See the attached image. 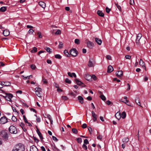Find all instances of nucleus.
<instances>
[{"label": "nucleus", "instance_id": "f257e3e1", "mask_svg": "<svg viewBox=\"0 0 151 151\" xmlns=\"http://www.w3.org/2000/svg\"><path fill=\"white\" fill-rule=\"evenodd\" d=\"M24 145L21 143L15 145L13 147L12 151H25Z\"/></svg>", "mask_w": 151, "mask_h": 151}, {"label": "nucleus", "instance_id": "f03ea898", "mask_svg": "<svg viewBox=\"0 0 151 151\" xmlns=\"http://www.w3.org/2000/svg\"><path fill=\"white\" fill-rule=\"evenodd\" d=\"M0 134L3 139L4 140L6 141L8 139V132L7 131H2L1 132Z\"/></svg>", "mask_w": 151, "mask_h": 151}, {"label": "nucleus", "instance_id": "7ed1b4c3", "mask_svg": "<svg viewBox=\"0 0 151 151\" xmlns=\"http://www.w3.org/2000/svg\"><path fill=\"white\" fill-rule=\"evenodd\" d=\"M9 132L12 134H16L17 132V130L15 127L11 126L9 128Z\"/></svg>", "mask_w": 151, "mask_h": 151}, {"label": "nucleus", "instance_id": "20e7f679", "mask_svg": "<svg viewBox=\"0 0 151 151\" xmlns=\"http://www.w3.org/2000/svg\"><path fill=\"white\" fill-rule=\"evenodd\" d=\"M70 54L73 57H76L78 54V52L76 48L71 49L70 51Z\"/></svg>", "mask_w": 151, "mask_h": 151}, {"label": "nucleus", "instance_id": "39448f33", "mask_svg": "<svg viewBox=\"0 0 151 151\" xmlns=\"http://www.w3.org/2000/svg\"><path fill=\"white\" fill-rule=\"evenodd\" d=\"M3 97L7 101H11V99L13 97V96L12 94L10 93H6L5 96H4Z\"/></svg>", "mask_w": 151, "mask_h": 151}, {"label": "nucleus", "instance_id": "423d86ee", "mask_svg": "<svg viewBox=\"0 0 151 151\" xmlns=\"http://www.w3.org/2000/svg\"><path fill=\"white\" fill-rule=\"evenodd\" d=\"M8 122L7 118L5 116L2 117L0 119V123L1 124H4Z\"/></svg>", "mask_w": 151, "mask_h": 151}, {"label": "nucleus", "instance_id": "0eeeda50", "mask_svg": "<svg viewBox=\"0 0 151 151\" xmlns=\"http://www.w3.org/2000/svg\"><path fill=\"white\" fill-rule=\"evenodd\" d=\"M142 37V35L141 33H139L137 36L136 39V43L137 45H139L140 42H139V40Z\"/></svg>", "mask_w": 151, "mask_h": 151}, {"label": "nucleus", "instance_id": "6e6552de", "mask_svg": "<svg viewBox=\"0 0 151 151\" xmlns=\"http://www.w3.org/2000/svg\"><path fill=\"white\" fill-rule=\"evenodd\" d=\"M87 46L90 49H92L94 46L93 43L91 42L88 41L87 43Z\"/></svg>", "mask_w": 151, "mask_h": 151}, {"label": "nucleus", "instance_id": "1a4fd4ad", "mask_svg": "<svg viewBox=\"0 0 151 151\" xmlns=\"http://www.w3.org/2000/svg\"><path fill=\"white\" fill-rule=\"evenodd\" d=\"M139 64L140 65L142 66L145 70H146V67L145 64L142 59H140L139 62Z\"/></svg>", "mask_w": 151, "mask_h": 151}, {"label": "nucleus", "instance_id": "9d476101", "mask_svg": "<svg viewBox=\"0 0 151 151\" xmlns=\"http://www.w3.org/2000/svg\"><path fill=\"white\" fill-rule=\"evenodd\" d=\"M116 76L118 77H120L122 76L123 75V72L122 70H120L118 71H117L116 73Z\"/></svg>", "mask_w": 151, "mask_h": 151}, {"label": "nucleus", "instance_id": "9b49d317", "mask_svg": "<svg viewBox=\"0 0 151 151\" xmlns=\"http://www.w3.org/2000/svg\"><path fill=\"white\" fill-rule=\"evenodd\" d=\"M92 116L93 117V120L95 122L97 119V115L93 111L91 112Z\"/></svg>", "mask_w": 151, "mask_h": 151}, {"label": "nucleus", "instance_id": "f8f14e48", "mask_svg": "<svg viewBox=\"0 0 151 151\" xmlns=\"http://www.w3.org/2000/svg\"><path fill=\"white\" fill-rule=\"evenodd\" d=\"M30 151H38V150L35 146L33 145L30 147Z\"/></svg>", "mask_w": 151, "mask_h": 151}, {"label": "nucleus", "instance_id": "ddd939ff", "mask_svg": "<svg viewBox=\"0 0 151 151\" xmlns=\"http://www.w3.org/2000/svg\"><path fill=\"white\" fill-rule=\"evenodd\" d=\"M3 34L4 36H7L9 35L10 32L7 29H4L3 32Z\"/></svg>", "mask_w": 151, "mask_h": 151}, {"label": "nucleus", "instance_id": "4468645a", "mask_svg": "<svg viewBox=\"0 0 151 151\" xmlns=\"http://www.w3.org/2000/svg\"><path fill=\"white\" fill-rule=\"evenodd\" d=\"M38 4L40 6L43 8H45L46 7V4L43 1H40L38 3Z\"/></svg>", "mask_w": 151, "mask_h": 151}, {"label": "nucleus", "instance_id": "2eb2a0df", "mask_svg": "<svg viewBox=\"0 0 151 151\" xmlns=\"http://www.w3.org/2000/svg\"><path fill=\"white\" fill-rule=\"evenodd\" d=\"M114 70V69L112 66L111 65L108 66L107 72L108 73H110L112 72Z\"/></svg>", "mask_w": 151, "mask_h": 151}, {"label": "nucleus", "instance_id": "dca6fc26", "mask_svg": "<svg viewBox=\"0 0 151 151\" xmlns=\"http://www.w3.org/2000/svg\"><path fill=\"white\" fill-rule=\"evenodd\" d=\"M36 132L37 134H38V135H39V137H40V139L41 140H42V139H43V138L42 136V134L40 132L39 129H37Z\"/></svg>", "mask_w": 151, "mask_h": 151}, {"label": "nucleus", "instance_id": "f3484780", "mask_svg": "<svg viewBox=\"0 0 151 151\" xmlns=\"http://www.w3.org/2000/svg\"><path fill=\"white\" fill-rule=\"evenodd\" d=\"M95 40L96 42L99 45H101L102 41L101 39L97 38H95Z\"/></svg>", "mask_w": 151, "mask_h": 151}, {"label": "nucleus", "instance_id": "a211bd4d", "mask_svg": "<svg viewBox=\"0 0 151 151\" xmlns=\"http://www.w3.org/2000/svg\"><path fill=\"white\" fill-rule=\"evenodd\" d=\"M2 84L6 86H9L11 85V83L10 82L8 81H3L1 83Z\"/></svg>", "mask_w": 151, "mask_h": 151}, {"label": "nucleus", "instance_id": "6ab92c4d", "mask_svg": "<svg viewBox=\"0 0 151 151\" xmlns=\"http://www.w3.org/2000/svg\"><path fill=\"white\" fill-rule=\"evenodd\" d=\"M97 14L99 16L103 17L104 16V14L103 12L99 10L97 11Z\"/></svg>", "mask_w": 151, "mask_h": 151}, {"label": "nucleus", "instance_id": "aec40b11", "mask_svg": "<svg viewBox=\"0 0 151 151\" xmlns=\"http://www.w3.org/2000/svg\"><path fill=\"white\" fill-rule=\"evenodd\" d=\"M78 99L79 102L81 104L83 103V99L82 97L81 96H78Z\"/></svg>", "mask_w": 151, "mask_h": 151}, {"label": "nucleus", "instance_id": "412c9836", "mask_svg": "<svg viewBox=\"0 0 151 151\" xmlns=\"http://www.w3.org/2000/svg\"><path fill=\"white\" fill-rule=\"evenodd\" d=\"M86 79L88 81H90L91 79V77L88 74H86L85 77Z\"/></svg>", "mask_w": 151, "mask_h": 151}, {"label": "nucleus", "instance_id": "4be33fe9", "mask_svg": "<svg viewBox=\"0 0 151 151\" xmlns=\"http://www.w3.org/2000/svg\"><path fill=\"white\" fill-rule=\"evenodd\" d=\"M116 117L119 120L121 118V113H120L117 112L115 115Z\"/></svg>", "mask_w": 151, "mask_h": 151}, {"label": "nucleus", "instance_id": "5701e85b", "mask_svg": "<svg viewBox=\"0 0 151 151\" xmlns=\"http://www.w3.org/2000/svg\"><path fill=\"white\" fill-rule=\"evenodd\" d=\"M64 53L65 56H66L67 57H70V56L69 53L66 50H65L64 51Z\"/></svg>", "mask_w": 151, "mask_h": 151}, {"label": "nucleus", "instance_id": "b1692460", "mask_svg": "<svg viewBox=\"0 0 151 151\" xmlns=\"http://www.w3.org/2000/svg\"><path fill=\"white\" fill-rule=\"evenodd\" d=\"M126 114L124 111H123L122 114H121V116L122 119H124L126 117Z\"/></svg>", "mask_w": 151, "mask_h": 151}, {"label": "nucleus", "instance_id": "393cba45", "mask_svg": "<svg viewBox=\"0 0 151 151\" xmlns=\"http://www.w3.org/2000/svg\"><path fill=\"white\" fill-rule=\"evenodd\" d=\"M75 81L78 85H80L83 84V83L81 81H79L77 79L75 80Z\"/></svg>", "mask_w": 151, "mask_h": 151}, {"label": "nucleus", "instance_id": "a878e982", "mask_svg": "<svg viewBox=\"0 0 151 151\" xmlns=\"http://www.w3.org/2000/svg\"><path fill=\"white\" fill-rule=\"evenodd\" d=\"M6 7L3 6L0 8V11L1 12H4L6 10Z\"/></svg>", "mask_w": 151, "mask_h": 151}, {"label": "nucleus", "instance_id": "bb28decb", "mask_svg": "<svg viewBox=\"0 0 151 151\" xmlns=\"http://www.w3.org/2000/svg\"><path fill=\"white\" fill-rule=\"evenodd\" d=\"M129 141V138L128 137L124 138L122 139V142L124 143H127Z\"/></svg>", "mask_w": 151, "mask_h": 151}, {"label": "nucleus", "instance_id": "cd10ccee", "mask_svg": "<svg viewBox=\"0 0 151 151\" xmlns=\"http://www.w3.org/2000/svg\"><path fill=\"white\" fill-rule=\"evenodd\" d=\"M46 51L49 53H50L52 52V50L50 49L49 47H45V48Z\"/></svg>", "mask_w": 151, "mask_h": 151}, {"label": "nucleus", "instance_id": "c85d7f7f", "mask_svg": "<svg viewBox=\"0 0 151 151\" xmlns=\"http://www.w3.org/2000/svg\"><path fill=\"white\" fill-rule=\"evenodd\" d=\"M115 5L116 6V7H117L118 9H119V10L121 11L122 10L121 7L120 6H119L118 3H115Z\"/></svg>", "mask_w": 151, "mask_h": 151}, {"label": "nucleus", "instance_id": "c756f323", "mask_svg": "<svg viewBox=\"0 0 151 151\" xmlns=\"http://www.w3.org/2000/svg\"><path fill=\"white\" fill-rule=\"evenodd\" d=\"M72 131L73 133L74 134H77L78 133V131L75 128H73L72 129Z\"/></svg>", "mask_w": 151, "mask_h": 151}, {"label": "nucleus", "instance_id": "7c9ffc66", "mask_svg": "<svg viewBox=\"0 0 151 151\" xmlns=\"http://www.w3.org/2000/svg\"><path fill=\"white\" fill-rule=\"evenodd\" d=\"M88 65L89 67H92L93 66V63H92V61H91L90 60L89 62Z\"/></svg>", "mask_w": 151, "mask_h": 151}, {"label": "nucleus", "instance_id": "2f4dec72", "mask_svg": "<svg viewBox=\"0 0 151 151\" xmlns=\"http://www.w3.org/2000/svg\"><path fill=\"white\" fill-rule=\"evenodd\" d=\"M55 58L58 59H61L62 58V56L59 54L55 55Z\"/></svg>", "mask_w": 151, "mask_h": 151}, {"label": "nucleus", "instance_id": "473e14b6", "mask_svg": "<svg viewBox=\"0 0 151 151\" xmlns=\"http://www.w3.org/2000/svg\"><path fill=\"white\" fill-rule=\"evenodd\" d=\"M75 43L77 45L79 44L80 43V42L79 40L78 39H76L75 40Z\"/></svg>", "mask_w": 151, "mask_h": 151}, {"label": "nucleus", "instance_id": "72a5a7b5", "mask_svg": "<svg viewBox=\"0 0 151 151\" xmlns=\"http://www.w3.org/2000/svg\"><path fill=\"white\" fill-rule=\"evenodd\" d=\"M77 142L79 143H81L82 142V139L81 138H78L76 139Z\"/></svg>", "mask_w": 151, "mask_h": 151}, {"label": "nucleus", "instance_id": "f704fd0d", "mask_svg": "<svg viewBox=\"0 0 151 151\" xmlns=\"http://www.w3.org/2000/svg\"><path fill=\"white\" fill-rule=\"evenodd\" d=\"M135 103L137 104V102H138V101H140V99L139 98V97L138 96H136V99H135Z\"/></svg>", "mask_w": 151, "mask_h": 151}, {"label": "nucleus", "instance_id": "c9c22d12", "mask_svg": "<svg viewBox=\"0 0 151 151\" xmlns=\"http://www.w3.org/2000/svg\"><path fill=\"white\" fill-rule=\"evenodd\" d=\"M12 121L14 122H17V119L16 117L14 116H13L12 118Z\"/></svg>", "mask_w": 151, "mask_h": 151}, {"label": "nucleus", "instance_id": "e433bc0d", "mask_svg": "<svg viewBox=\"0 0 151 151\" xmlns=\"http://www.w3.org/2000/svg\"><path fill=\"white\" fill-rule=\"evenodd\" d=\"M37 51V48L35 47L33 48V49L31 50V52H35Z\"/></svg>", "mask_w": 151, "mask_h": 151}, {"label": "nucleus", "instance_id": "4c0bfd02", "mask_svg": "<svg viewBox=\"0 0 151 151\" xmlns=\"http://www.w3.org/2000/svg\"><path fill=\"white\" fill-rule=\"evenodd\" d=\"M36 92V95L39 97H41V95L40 92H38L37 91H35Z\"/></svg>", "mask_w": 151, "mask_h": 151}, {"label": "nucleus", "instance_id": "58836bf2", "mask_svg": "<svg viewBox=\"0 0 151 151\" xmlns=\"http://www.w3.org/2000/svg\"><path fill=\"white\" fill-rule=\"evenodd\" d=\"M37 34L38 35V37L39 38H42V35L41 33L40 32H38Z\"/></svg>", "mask_w": 151, "mask_h": 151}, {"label": "nucleus", "instance_id": "ea45409f", "mask_svg": "<svg viewBox=\"0 0 151 151\" xmlns=\"http://www.w3.org/2000/svg\"><path fill=\"white\" fill-rule=\"evenodd\" d=\"M35 90L40 92L42 91V89L40 88H35Z\"/></svg>", "mask_w": 151, "mask_h": 151}, {"label": "nucleus", "instance_id": "a19ab883", "mask_svg": "<svg viewBox=\"0 0 151 151\" xmlns=\"http://www.w3.org/2000/svg\"><path fill=\"white\" fill-rule=\"evenodd\" d=\"M65 81L66 83L69 84L71 82V81L68 78H67L65 79Z\"/></svg>", "mask_w": 151, "mask_h": 151}, {"label": "nucleus", "instance_id": "79ce46f5", "mask_svg": "<svg viewBox=\"0 0 151 151\" xmlns=\"http://www.w3.org/2000/svg\"><path fill=\"white\" fill-rule=\"evenodd\" d=\"M82 148L85 150H87V146H86V144H83V145H82Z\"/></svg>", "mask_w": 151, "mask_h": 151}, {"label": "nucleus", "instance_id": "37998d69", "mask_svg": "<svg viewBox=\"0 0 151 151\" xmlns=\"http://www.w3.org/2000/svg\"><path fill=\"white\" fill-rule=\"evenodd\" d=\"M63 44L62 42H60L59 45H58L59 48H62L63 47Z\"/></svg>", "mask_w": 151, "mask_h": 151}, {"label": "nucleus", "instance_id": "c03bdc74", "mask_svg": "<svg viewBox=\"0 0 151 151\" xmlns=\"http://www.w3.org/2000/svg\"><path fill=\"white\" fill-rule=\"evenodd\" d=\"M100 97L101 99L103 101L105 100L106 99V97L104 95H101L100 96Z\"/></svg>", "mask_w": 151, "mask_h": 151}, {"label": "nucleus", "instance_id": "a18cd8bd", "mask_svg": "<svg viewBox=\"0 0 151 151\" xmlns=\"http://www.w3.org/2000/svg\"><path fill=\"white\" fill-rule=\"evenodd\" d=\"M33 138L35 142L37 143L39 142V140L35 137L33 136Z\"/></svg>", "mask_w": 151, "mask_h": 151}, {"label": "nucleus", "instance_id": "49530a36", "mask_svg": "<svg viewBox=\"0 0 151 151\" xmlns=\"http://www.w3.org/2000/svg\"><path fill=\"white\" fill-rule=\"evenodd\" d=\"M111 9L108 7H107L106 8V11L107 13H109Z\"/></svg>", "mask_w": 151, "mask_h": 151}, {"label": "nucleus", "instance_id": "de8ad7c7", "mask_svg": "<svg viewBox=\"0 0 151 151\" xmlns=\"http://www.w3.org/2000/svg\"><path fill=\"white\" fill-rule=\"evenodd\" d=\"M61 33V31L60 30H58L55 33V35H60Z\"/></svg>", "mask_w": 151, "mask_h": 151}, {"label": "nucleus", "instance_id": "09e8293b", "mask_svg": "<svg viewBox=\"0 0 151 151\" xmlns=\"http://www.w3.org/2000/svg\"><path fill=\"white\" fill-rule=\"evenodd\" d=\"M89 144V142L87 139H86L84 140V144L87 145Z\"/></svg>", "mask_w": 151, "mask_h": 151}, {"label": "nucleus", "instance_id": "8fccbe9b", "mask_svg": "<svg viewBox=\"0 0 151 151\" xmlns=\"http://www.w3.org/2000/svg\"><path fill=\"white\" fill-rule=\"evenodd\" d=\"M62 99L64 100H67L68 99V98L65 96H62Z\"/></svg>", "mask_w": 151, "mask_h": 151}, {"label": "nucleus", "instance_id": "3c124183", "mask_svg": "<svg viewBox=\"0 0 151 151\" xmlns=\"http://www.w3.org/2000/svg\"><path fill=\"white\" fill-rule=\"evenodd\" d=\"M30 68L34 70L36 68V67L35 65L32 64L31 65Z\"/></svg>", "mask_w": 151, "mask_h": 151}, {"label": "nucleus", "instance_id": "603ef678", "mask_svg": "<svg viewBox=\"0 0 151 151\" xmlns=\"http://www.w3.org/2000/svg\"><path fill=\"white\" fill-rule=\"evenodd\" d=\"M23 119H24L25 123H28V121L27 120L26 118V116H25L23 115Z\"/></svg>", "mask_w": 151, "mask_h": 151}, {"label": "nucleus", "instance_id": "864d4df0", "mask_svg": "<svg viewBox=\"0 0 151 151\" xmlns=\"http://www.w3.org/2000/svg\"><path fill=\"white\" fill-rule=\"evenodd\" d=\"M91 77V79L92 78L94 80H95L96 79V76L94 75H92Z\"/></svg>", "mask_w": 151, "mask_h": 151}, {"label": "nucleus", "instance_id": "5fc2aeb1", "mask_svg": "<svg viewBox=\"0 0 151 151\" xmlns=\"http://www.w3.org/2000/svg\"><path fill=\"white\" fill-rule=\"evenodd\" d=\"M106 58L107 60H111V56L109 55H106Z\"/></svg>", "mask_w": 151, "mask_h": 151}, {"label": "nucleus", "instance_id": "6e6d98bb", "mask_svg": "<svg viewBox=\"0 0 151 151\" xmlns=\"http://www.w3.org/2000/svg\"><path fill=\"white\" fill-rule=\"evenodd\" d=\"M125 57L126 59H130L131 58V56L130 55H127L125 56Z\"/></svg>", "mask_w": 151, "mask_h": 151}, {"label": "nucleus", "instance_id": "4d7b16f0", "mask_svg": "<svg viewBox=\"0 0 151 151\" xmlns=\"http://www.w3.org/2000/svg\"><path fill=\"white\" fill-rule=\"evenodd\" d=\"M52 138L56 142H57L58 141V139L56 137L54 136H52Z\"/></svg>", "mask_w": 151, "mask_h": 151}, {"label": "nucleus", "instance_id": "13d9d810", "mask_svg": "<svg viewBox=\"0 0 151 151\" xmlns=\"http://www.w3.org/2000/svg\"><path fill=\"white\" fill-rule=\"evenodd\" d=\"M97 138L98 139L100 140L101 141L102 138V136L101 135H99L97 137Z\"/></svg>", "mask_w": 151, "mask_h": 151}, {"label": "nucleus", "instance_id": "bf43d9fd", "mask_svg": "<svg viewBox=\"0 0 151 151\" xmlns=\"http://www.w3.org/2000/svg\"><path fill=\"white\" fill-rule=\"evenodd\" d=\"M33 30L32 29H30L29 30L28 32L30 34H32L34 32Z\"/></svg>", "mask_w": 151, "mask_h": 151}, {"label": "nucleus", "instance_id": "052dcab7", "mask_svg": "<svg viewBox=\"0 0 151 151\" xmlns=\"http://www.w3.org/2000/svg\"><path fill=\"white\" fill-rule=\"evenodd\" d=\"M47 117L50 120L52 119V118L51 116L49 114H47Z\"/></svg>", "mask_w": 151, "mask_h": 151}, {"label": "nucleus", "instance_id": "680f3d73", "mask_svg": "<svg viewBox=\"0 0 151 151\" xmlns=\"http://www.w3.org/2000/svg\"><path fill=\"white\" fill-rule=\"evenodd\" d=\"M130 4L131 5H133L134 4V0H130Z\"/></svg>", "mask_w": 151, "mask_h": 151}, {"label": "nucleus", "instance_id": "e2e57ef3", "mask_svg": "<svg viewBox=\"0 0 151 151\" xmlns=\"http://www.w3.org/2000/svg\"><path fill=\"white\" fill-rule=\"evenodd\" d=\"M41 150L42 151H46L45 149L44 146H42L41 147Z\"/></svg>", "mask_w": 151, "mask_h": 151}, {"label": "nucleus", "instance_id": "0e129e2a", "mask_svg": "<svg viewBox=\"0 0 151 151\" xmlns=\"http://www.w3.org/2000/svg\"><path fill=\"white\" fill-rule=\"evenodd\" d=\"M42 81L44 83L46 84L47 83V81H46V80L45 79L43 78Z\"/></svg>", "mask_w": 151, "mask_h": 151}, {"label": "nucleus", "instance_id": "69168bd1", "mask_svg": "<svg viewBox=\"0 0 151 151\" xmlns=\"http://www.w3.org/2000/svg\"><path fill=\"white\" fill-rule=\"evenodd\" d=\"M86 127H87V125L85 123L83 124L82 126V128H84V129L86 128Z\"/></svg>", "mask_w": 151, "mask_h": 151}, {"label": "nucleus", "instance_id": "338daca9", "mask_svg": "<svg viewBox=\"0 0 151 151\" xmlns=\"http://www.w3.org/2000/svg\"><path fill=\"white\" fill-rule=\"evenodd\" d=\"M69 94L70 95L74 96V97H75L76 96V95L73 92H71L69 93Z\"/></svg>", "mask_w": 151, "mask_h": 151}, {"label": "nucleus", "instance_id": "774afa93", "mask_svg": "<svg viewBox=\"0 0 151 151\" xmlns=\"http://www.w3.org/2000/svg\"><path fill=\"white\" fill-rule=\"evenodd\" d=\"M111 103V101L109 100H108L106 101V104L107 105H110Z\"/></svg>", "mask_w": 151, "mask_h": 151}]
</instances>
